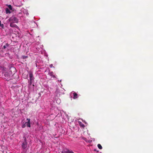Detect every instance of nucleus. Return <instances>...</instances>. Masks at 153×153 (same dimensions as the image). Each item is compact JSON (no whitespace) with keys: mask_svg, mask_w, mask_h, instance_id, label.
<instances>
[{"mask_svg":"<svg viewBox=\"0 0 153 153\" xmlns=\"http://www.w3.org/2000/svg\"><path fill=\"white\" fill-rule=\"evenodd\" d=\"M27 122H25V123L23 122L22 123V128H24L26 126H27L28 127H30V119L29 118L27 119Z\"/></svg>","mask_w":153,"mask_h":153,"instance_id":"1","label":"nucleus"},{"mask_svg":"<svg viewBox=\"0 0 153 153\" xmlns=\"http://www.w3.org/2000/svg\"><path fill=\"white\" fill-rule=\"evenodd\" d=\"M29 76L30 78V81H29V84L31 85L32 83L34 81V78L33 77V73L31 71L28 72Z\"/></svg>","mask_w":153,"mask_h":153,"instance_id":"2","label":"nucleus"},{"mask_svg":"<svg viewBox=\"0 0 153 153\" xmlns=\"http://www.w3.org/2000/svg\"><path fill=\"white\" fill-rule=\"evenodd\" d=\"M8 21L10 23H16L18 22L17 19L14 16H12L10 18Z\"/></svg>","mask_w":153,"mask_h":153,"instance_id":"3","label":"nucleus"},{"mask_svg":"<svg viewBox=\"0 0 153 153\" xmlns=\"http://www.w3.org/2000/svg\"><path fill=\"white\" fill-rule=\"evenodd\" d=\"M62 152V153H74L73 152L70 151L67 149H64Z\"/></svg>","mask_w":153,"mask_h":153,"instance_id":"4","label":"nucleus"},{"mask_svg":"<svg viewBox=\"0 0 153 153\" xmlns=\"http://www.w3.org/2000/svg\"><path fill=\"white\" fill-rule=\"evenodd\" d=\"M13 23H10V26L11 27H15L18 28V27L15 24H13Z\"/></svg>","mask_w":153,"mask_h":153,"instance_id":"5","label":"nucleus"},{"mask_svg":"<svg viewBox=\"0 0 153 153\" xmlns=\"http://www.w3.org/2000/svg\"><path fill=\"white\" fill-rule=\"evenodd\" d=\"M22 146L24 149H25L27 147L26 142V141L22 143Z\"/></svg>","mask_w":153,"mask_h":153,"instance_id":"6","label":"nucleus"},{"mask_svg":"<svg viewBox=\"0 0 153 153\" xmlns=\"http://www.w3.org/2000/svg\"><path fill=\"white\" fill-rule=\"evenodd\" d=\"M53 72L52 71L50 72L49 73V74L51 76L53 77V78H56L55 76L53 75Z\"/></svg>","mask_w":153,"mask_h":153,"instance_id":"7","label":"nucleus"},{"mask_svg":"<svg viewBox=\"0 0 153 153\" xmlns=\"http://www.w3.org/2000/svg\"><path fill=\"white\" fill-rule=\"evenodd\" d=\"M78 122L79 125L81 127H82L83 128H84L85 127V126L82 122H80L79 121H78Z\"/></svg>","mask_w":153,"mask_h":153,"instance_id":"8","label":"nucleus"},{"mask_svg":"<svg viewBox=\"0 0 153 153\" xmlns=\"http://www.w3.org/2000/svg\"><path fill=\"white\" fill-rule=\"evenodd\" d=\"M73 98L74 99H75L77 98V94L75 93L74 92L73 93Z\"/></svg>","mask_w":153,"mask_h":153,"instance_id":"9","label":"nucleus"},{"mask_svg":"<svg viewBox=\"0 0 153 153\" xmlns=\"http://www.w3.org/2000/svg\"><path fill=\"white\" fill-rule=\"evenodd\" d=\"M6 13L7 14V13H10L11 12L9 10L8 8H6Z\"/></svg>","mask_w":153,"mask_h":153,"instance_id":"10","label":"nucleus"},{"mask_svg":"<svg viewBox=\"0 0 153 153\" xmlns=\"http://www.w3.org/2000/svg\"><path fill=\"white\" fill-rule=\"evenodd\" d=\"M97 146L98 148L100 149H102V146L100 144H99L97 145Z\"/></svg>","mask_w":153,"mask_h":153,"instance_id":"11","label":"nucleus"},{"mask_svg":"<svg viewBox=\"0 0 153 153\" xmlns=\"http://www.w3.org/2000/svg\"><path fill=\"white\" fill-rule=\"evenodd\" d=\"M24 13L26 14L27 16H28L29 15V13L27 12V11L26 10H25V12Z\"/></svg>","mask_w":153,"mask_h":153,"instance_id":"12","label":"nucleus"},{"mask_svg":"<svg viewBox=\"0 0 153 153\" xmlns=\"http://www.w3.org/2000/svg\"><path fill=\"white\" fill-rule=\"evenodd\" d=\"M0 26L2 28H3L4 27V25L3 24H1V22L0 20Z\"/></svg>","mask_w":153,"mask_h":153,"instance_id":"13","label":"nucleus"},{"mask_svg":"<svg viewBox=\"0 0 153 153\" xmlns=\"http://www.w3.org/2000/svg\"><path fill=\"white\" fill-rule=\"evenodd\" d=\"M8 7L9 8L10 10H12V7L11 6V5H9L8 6Z\"/></svg>","mask_w":153,"mask_h":153,"instance_id":"14","label":"nucleus"},{"mask_svg":"<svg viewBox=\"0 0 153 153\" xmlns=\"http://www.w3.org/2000/svg\"><path fill=\"white\" fill-rule=\"evenodd\" d=\"M8 46V44H7L6 45H4L3 46V48L4 49L6 47H7Z\"/></svg>","mask_w":153,"mask_h":153,"instance_id":"15","label":"nucleus"},{"mask_svg":"<svg viewBox=\"0 0 153 153\" xmlns=\"http://www.w3.org/2000/svg\"><path fill=\"white\" fill-rule=\"evenodd\" d=\"M22 57L23 59H25L27 58V56H23Z\"/></svg>","mask_w":153,"mask_h":153,"instance_id":"16","label":"nucleus"},{"mask_svg":"<svg viewBox=\"0 0 153 153\" xmlns=\"http://www.w3.org/2000/svg\"><path fill=\"white\" fill-rule=\"evenodd\" d=\"M50 68H52V67H53V65H52V64H51L50 65Z\"/></svg>","mask_w":153,"mask_h":153,"instance_id":"17","label":"nucleus"},{"mask_svg":"<svg viewBox=\"0 0 153 153\" xmlns=\"http://www.w3.org/2000/svg\"><path fill=\"white\" fill-rule=\"evenodd\" d=\"M60 82H61V80H60Z\"/></svg>","mask_w":153,"mask_h":153,"instance_id":"18","label":"nucleus"}]
</instances>
